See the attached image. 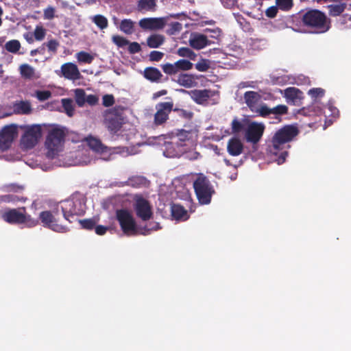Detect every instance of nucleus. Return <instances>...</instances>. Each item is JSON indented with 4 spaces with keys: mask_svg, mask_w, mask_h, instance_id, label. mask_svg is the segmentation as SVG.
I'll return each instance as SVG.
<instances>
[{
    "mask_svg": "<svg viewBox=\"0 0 351 351\" xmlns=\"http://www.w3.org/2000/svg\"><path fill=\"white\" fill-rule=\"evenodd\" d=\"M20 73L25 79H32L34 76V69L27 64H23L20 66Z\"/></svg>",
    "mask_w": 351,
    "mask_h": 351,
    "instance_id": "c756f323",
    "label": "nucleus"
},
{
    "mask_svg": "<svg viewBox=\"0 0 351 351\" xmlns=\"http://www.w3.org/2000/svg\"><path fill=\"white\" fill-rule=\"evenodd\" d=\"M128 51L131 54L138 53L141 51V45L136 42H129Z\"/></svg>",
    "mask_w": 351,
    "mask_h": 351,
    "instance_id": "13d9d810",
    "label": "nucleus"
},
{
    "mask_svg": "<svg viewBox=\"0 0 351 351\" xmlns=\"http://www.w3.org/2000/svg\"><path fill=\"white\" fill-rule=\"evenodd\" d=\"M20 201V198L13 194H7L0 195V204L1 203H15Z\"/></svg>",
    "mask_w": 351,
    "mask_h": 351,
    "instance_id": "c03bdc74",
    "label": "nucleus"
},
{
    "mask_svg": "<svg viewBox=\"0 0 351 351\" xmlns=\"http://www.w3.org/2000/svg\"><path fill=\"white\" fill-rule=\"evenodd\" d=\"M252 45L254 48H258L260 49H265L267 45V40L266 39L263 38H256L253 39L252 42Z\"/></svg>",
    "mask_w": 351,
    "mask_h": 351,
    "instance_id": "603ef678",
    "label": "nucleus"
},
{
    "mask_svg": "<svg viewBox=\"0 0 351 351\" xmlns=\"http://www.w3.org/2000/svg\"><path fill=\"white\" fill-rule=\"evenodd\" d=\"M276 5L283 11H289L293 6V0H276Z\"/></svg>",
    "mask_w": 351,
    "mask_h": 351,
    "instance_id": "58836bf2",
    "label": "nucleus"
},
{
    "mask_svg": "<svg viewBox=\"0 0 351 351\" xmlns=\"http://www.w3.org/2000/svg\"><path fill=\"white\" fill-rule=\"evenodd\" d=\"M112 39L113 43L119 47H123L129 44L128 40L119 35L113 36Z\"/></svg>",
    "mask_w": 351,
    "mask_h": 351,
    "instance_id": "de8ad7c7",
    "label": "nucleus"
},
{
    "mask_svg": "<svg viewBox=\"0 0 351 351\" xmlns=\"http://www.w3.org/2000/svg\"><path fill=\"white\" fill-rule=\"evenodd\" d=\"M192 99L197 104H203L207 101L210 97V90L207 89L204 90H193L190 92Z\"/></svg>",
    "mask_w": 351,
    "mask_h": 351,
    "instance_id": "aec40b11",
    "label": "nucleus"
},
{
    "mask_svg": "<svg viewBox=\"0 0 351 351\" xmlns=\"http://www.w3.org/2000/svg\"><path fill=\"white\" fill-rule=\"evenodd\" d=\"M144 178L141 176L134 177L129 179L130 184L132 186L137 187L143 182Z\"/></svg>",
    "mask_w": 351,
    "mask_h": 351,
    "instance_id": "052dcab7",
    "label": "nucleus"
},
{
    "mask_svg": "<svg viewBox=\"0 0 351 351\" xmlns=\"http://www.w3.org/2000/svg\"><path fill=\"white\" fill-rule=\"evenodd\" d=\"M192 132L191 131L181 130L177 133V136L180 141H185L191 138Z\"/></svg>",
    "mask_w": 351,
    "mask_h": 351,
    "instance_id": "5fc2aeb1",
    "label": "nucleus"
},
{
    "mask_svg": "<svg viewBox=\"0 0 351 351\" xmlns=\"http://www.w3.org/2000/svg\"><path fill=\"white\" fill-rule=\"evenodd\" d=\"M301 93L302 92L295 87H289L285 90V97L292 101L299 99Z\"/></svg>",
    "mask_w": 351,
    "mask_h": 351,
    "instance_id": "7c9ffc66",
    "label": "nucleus"
},
{
    "mask_svg": "<svg viewBox=\"0 0 351 351\" xmlns=\"http://www.w3.org/2000/svg\"><path fill=\"white\" fill-rule=\"evenodd\" d=\"M328 8L330 15L332 16H339L342 12H344L346 9V5H330L328 6Z\"/></svg>",
    "mask_w": 351,
    "mask_h": 351,
    "instance_id": "f704fd0d",
    "label": "nucleus"
},
{
    "mask_svg": "<svg viewBox=\"0 0 351 351\" xmlns=\"http://www.w3.org/2000/svg\"><path fill=\"white\" fill-rule=\"evenodd\" d=\"M62 75L70 80L80 79L81 74L76 64L72 62L64 63L61 66Z\"/></svg>",
    "mask_w": 351,
    "mask_h": 351,
    "instance_id": "dca6fc26",
    "label": "nucleus"
},
{
    "mask_svg": "<svg viewBox=\"0 0 351 351\" xmlns=\"http://www.w3.org/2000/svg\"><path fill=\"white\" fill-rule=\"evenodd\" d=\"M165 42V36L161 34H152L147 39V45L150 48H158Z\"/></svg>",
    "mask_w": 351,
    "mask_h": 351,
    "instance_id": "bb28decb",
    "label": "nucleus"
},
{
    "mask_svg": "<svg viewBox=\"0 0 351 351\" xmlns=\"http://www.w3.org/2000/svg\"><path fill=\"white\" fill-rule=\"evenodd\" d=\"M46 35V31L42 26H36L34 32L36 40H43Z\"/></svg>",
    "mask_w": 351,
    "mask_h": 351,
    "instance_id": "3c124183",
    "label": "nucleus"
},
{
    "mask_svg": "<svg viewBox=\"0 0 351 351\" xmlns=\"http://www.w3.org/2000/svg\"><path fill=\"white\" fill-rule=\"evenodd\" d=\"M312 112L317 114L322 112L320 107H315L314 106H308V108H303L299 110V113L305 116H311Z\"/></svg>",
    "mask_w": 351,
    "mask_h": 351,
    "instance_id": "4c0bfd02",
    "label": "nucleus"
},
{
    "mask_svg": "<svg viewBox=\"0 0 351 351\" xmlns=\"http://www.w3.org/2000/svg\"><path fill=\"white\" fill-rule=\"evenodd\" d=\"M231 128L233 134H238L244 130V125L237 117H234L231 123Z\"/></svg>",
    "mask_w": 351,
    "mask_h": 351,
    "instance_id": "a19ab883",
    "label": "nucleus"
},
{
    "mask_svg": "<svg viewBox=\"0 0 351 351\" xmlns=\"http://www.w3.org/2000/svg\"><path fill=\"white\" fill-rule=\"evenodd\" d=\"M308 95L314 99L322 97L324 95L325 90L322 88H313L308 90Z\"/></svg>",
    "mask_w": 351,
    "mask_h": 351,
    "instance_id": "8fccbe9b",
    "label": "nucleus"
},
{
    "mask_svg": "<svg viewBox=\"0 0 351 351\" xmlns=\"http://www.w3.org/2000/svg\"><path fill=\"white\" fill-rule=\"evenodd\" d=\"M91 21L100 29H106L108 26V21L107 18L101 14H96L93 16L91 18Z\"/></svg>",
    "mask_w": 351,
    "mask_h": 351,
    "instance_id": "cd10ccee",
    "label": "nucleus"
},
{
    "mask_svg": "<svg viewBox=\"0 0 351 351\" xmlns=\"http://www.w3.org/2000/svg\"><path fill=\"white\" fill-rule=\"evenodd\" d=\"M35 96L40 101H44L51 97V93L49 90H36Z\"/></svg>",
    "mask_w": 351,
    "mask_h": 351,
    "instance_id": "09e8293b",
    "label": "nucleus"
},
{
    "mask_svg": "<svg viewBox=\"0 0 351 351\" xmlns=\"http://www.w3.org/2000/svg\"><path fill=\"white\" fill-rule=\"evenodd\" d=\"M176 53L183 58H187L190 60H195L196 53L189 47H180L177 50Z\"/></svg>",
    "mask_w": 351,
    "mask_h": 351,
    "instance_id": "2f4dec72",
    "label": "nucleus"
},
{
    "mask_svg": "<svg viewBox=\"0 0 351 351\" xmlns=\"http://www.w3.org/2000/svg\"><path fill=\"white\" fill-rule=\"evenodd\" d=\"M134 209L136 217L143 221H149L153 217L152 208L149 202L143 197L136 198Z\"/></svg>",
    "mask_w": 351,
    "mask_h": 351,
    "instance_id": "9b49d317",
    "label": "nucleus"
},
{
    "mask_svg": "<svg viewBox=\"0 0 351 351\" xmlns=\"http://www.w3.org/2000/svg\"><path fill=\"white\" fill-rule=\"evenodd\" d=\"M176 82L180 86L187 88L193 87L197 84L195 77L193 75L188 73L180 74Z\"/></svg>",
    "mask_w": 351,
    "mask_h": 351,
    "instance_id": "4be33fe9",
    "label": "nucleus"
},
{
    "mask_svg": "<svg viewBox=\"0 0 351 351\" xmlns=\"http://www.w3.org/2000/svg\"><path fill=\"white\" fill-rule=\"evenodd\" d=\"M156 6V0H139L138 8L139 10L153 11Z\"/></svg>",
    "mask_w": 351,
    "mask_h": 351,
    "instance_id": "c85d7f7f",
    "label": "nucleus"
},
{
    "mask_svg": "<svg viewBox=\"0 0 351 351\" xmlns=\"http://www.w3.org/2000/svg\"><path fill=\"white\" fill-rule=\"evenodd\" d=\"M182 25L179 22H173L171 24V29L169 30L171 34H173L176 32L181 31Z\"/></svg>",
    "mask_w": 351,
    "mask_h": 351,
    "instance_id": "0e129e2a",
    "label": "nucleus"
},
{
    "mask_svg": "<svg viewBox=\"0 0 351 351\" xmlns=\"http://www.w3.org/2000/svg\"><path fill=\"white\" fill-rule=\"evenodd\" d=\"M163 56H164V53L162 52L158 51H152L150 52L149 56V60L152 61V62H158L160 60H162Z\"/></svg>",
    "mask_w": 351,
    "mask_h": 351,
    "instance_id": "4d7b16f0",
    "label": "nucleus"
},
{
    "mask_svg": "<svg viewBox=\"0 0 351 351\" xmlns=\"http://www.w3.org/2000/svg\"><path fill=\"white\" fill-rule=\"evenodd\" d=\"M45 43V47H47L49 51H51L53 53H56L58 47H59V43L56 40L51 39L49 40L47 43Z\"/></svg>",
    "mask_w": 351,
    "mask_h": 351,
    "instance_id": "6e6d98bb",
    "label": "nucleus"
},
{
    "mask_svg": "<svg viewBox=\"0 0 351 351\" xmlns=\"http://www.w3.org/2000/svg\"><path fill=\"white\" fill-rule=\"evenodd\" d=\"M106 124L108 130L111 133L115 134L121 130L123 122L120 118L114 116L108 119L106 121Z\"/></svg>",
    "mask_w": 351,
    "mask_h": 351,
    "instance_id": "393cba45",
    "label": "nucleus"
},
{
    "mask_svg": "<svg viewBox=\"0 0 351 351\" xmlns=\"http://www.w3.org/2000/svg\"><path fill=\"white\" fill-rule=\"evenodd\" d=\"M18 135V128L14 124L4 126L0 132V149L8 150Z\"/></svg>",
    "mask_w": 351,
    "mask_h": 351,
    "instance_id": "f8f14e48",
    "label": "nucleus"
},
{
    "mask_svg": "<svg viewBox=\"0 0 351 351\" xmlns=\"http://www.w3.org/2000/svg\"><path fill=\"white\" fill-rule=\"evenodd\" d=\"M95 232L98 235H104L108 230L107 227L101 225L95 226Z\"/></svg>",
    "mask_w": 351,
    "mask_h": 351,
    "instance_id": "338daca9",
    "label": "nucleus"
},
{
    "mask_svg": "<svg viewBox=\"0 0 351 351\" xmlns=\"http://www.w3.org/2000/svg\"><path fill=\"white\" fill-rule=\"evenodd\" d=\"M299 133L296 126L287 125L278 130L272 137L267 151L273 155H277L283 149L285 144L292 141Z\"/></svg>",
    "mask_w": 351,
    "mask_h": 351,
    "instance_id": "7ed1b4c3",
    "label": "nucleus"
},
{
    "mask_svg": "<svg viewBox=\"0 0 351 351\" xmlns=\"http://www.w3.org/2000/svg\"><path fill=\"white\" fill-rule=\"evenodd\" d=\"M303 24L313 29V33L322 34L330 27V21L326 15L318 10L306 11L302 17Z\"/></svg>",
    "mask_w": 351,
    "mask_h": 351,
    "instance_id": "20e7f679",
    "label": "nucleus"
},
{
    "mask_svg": "<svg viewBox=\"0 0 351 351\" xmlns=\"http://www.w3.org/2000/svg\"><path fill=\"white\" fill-rule=\"evenodd\" d=\"M55 16V9L53 7H48L44 10V17L45 19L51 20Z\"/></svg>",
    "mask_w": 351,
    "mask_h": 351,
    "instance_id": "bf43d9fd",
    "label": "nucleus"
},
{
    "mask_svg": "<svg viewBox=\"0 0 351 351\" xmlns=\"http://www.w3.org/2000/svg\"><path fill=\"white\" fill-rule=\"evenodd\" d=\"M190 46L197 50L202 49L211 44L207 36L199 33H192L189 38Z\"/></svg>",
    "mask_w": 351,
    "mask_h": 351,
    "instance_id": "2eb2a0df",
    "label": "nucleus"
},
{
    "mask_svg": "<svg viewBox=\"0 0 351 351\" xmlns=\"http://www.w3.org/2000/svg\"><path fill=\"white\" fill-rule=\"evenodd\" d=\"M86 141L90 149L96 153L104 154L109 150L108 147L104 145L100 139L94 136H88L86 138Z\"/></svg>",
    "mask_w": 351,
    "mask_h": 351,
    "instance_id": "6ab92c4d",
    "label": "nucleus"
},
{
    "mask_svg": "<svg viewBox=\"0 0 351 351\" xmlns=\"http://www.w3.org/2000/svg\"><path fill=\"white\" fill-rule=\"evenodd\" d=\"M143 77L151 82L158 83L161 81L162 74L158 69L149 66L144 69Z\"/></svg>",
    "mask_w": 351,
    "mask_h": 351,
    "instance_id": "412c9836",
    "label": "nucleus"
},
{
    "mask_svg": "<svg viewBox=\"0 0 351 351\" xmlns=\"http://www.w3.org/2000/svg\"><path fill=\"white\" fill-rule=\"evenodd\" d=\"M278 11V6H271L267 9L266 12H265L266 16L269 18H274L277 15Z\"/></svg>",
    "mask_w": 351,
    "mask_h": 351,
    "instance_id": "680f3d73",
    "label": "nucleus"
},
{
    "mask_svg": "<svg viewBox=\"0 0 351 351\" xmlns=\"http://www.w3.org/2000/svg\"><path fill=\"white\" fill-rule=\"evenodd\" d=\"M254 112L256 113L258 116L262 117H266L271 114V108H269L265 104H260L257 108V110L254 111Z\"/></svg>",
    "mask_w": 351,
    "mask_h": 351,
    "instance_id": "ea45409f",
    "label": "nucleus"
},
{
    "mask_svg": "<svg viewBox=\"0 0 351 351\" xmlns=\"http://www.w3.org/2000/svg\"><path fill=\"white\" fill-rule=\"evenodd\" d=\"M171 211L172 217L176 220L185 221L189 218L186 210L180 204H173Z\"/></svg>",
    "mask_w": 351,
    "mask_h": 351,
    "instance_id": "5701e85b",
    "label": "nucleus"
},
{
    "mask_svg": "<svg viewBox=\"0 0 351 351\" xmlns=\"http://www.w3.org/2000/svg\"><path fill=\"white\" fill-rule=\"evenodd\" d=\"M79 223L84 229L93 230L95 228L97 221L94 219H85L79 220Z\"/></svg>",
    "mask_w": 351,
    "mask_h": 351,
    "instance_id": "37998d69",
    "label": "nucleus"
},
{
    "mask_svg": "<svg viewBox=\"0 0 351 351\" xmlns=\"http://www.w3.org/2000/svg\"><path fill=\"white\" fill-rule=\"evenodd\" d=\"M24 130V134L21 136V142L25 149H32L38 143L42 136V128L40 125L21 126Z\"/></svg>",
    "mask_w": 351,
    "mask_h": 351,
    "instance_id": "0eeeda50",
    "label": "nucleus"
},
{
    "mask_svg": "<svg viewBox=\"0 0 351 351\" xmlns=\"http://www.w3.org/2000/svg\"><path fill=\"white\" fill-rule=\"evenodd\" d=\"M261 99V95L256 92L247 91L244 93L245 102L253 112L257 110V108L260 105Z\"/></svg>",
    "mask_w": 351,
    "mask_h": 351,
    "instance_id": "a211bd4d",
    "label": "nucleus"
},
{
    "mask_svg": "<svg viewBox=\"0 0 351 351\" xmlns=\"http://www.w3.org/2000/svg\"><path fill=\"white\" fill-rule=\"evenodd\" d=\"M210 68V61L206 59L202 58L197 64L195 69L200 72H205Z\"/></svg>",
    "mask_w": 351,
    "mask_h": 351,
    "instance_id": "49530a36",
    "label": "nucleus"
},
{
    "mask_svg": "<svg viewBox=\"0 0 351 351\" xmlns=\"http://www.w3.org/2000/svg\"><path fill=\"white\" fill-rule=\"evenodd\" d=\"M67 132L64 127L59 125H51L46 136L45 145L47 149V155L53 157L57 155L64 143Z\"/></svg>",
    "mask_w": 351,
    "mask_h": 351,
    "instance_id": "f03ea898",
    "label": "nucleus"
},
{
    "mask_svg": "<svg viewBox=\"0 0 351 351\" xmlns=\"http://www.w3.org/2000/svg\"><path fill=\"white\" fill-rule=\"evenodd\" d=\"M173 110L176 112L178 115L186 120H191L193 117V113L191 111H189L184 109L173 108Z\"/></svg>",
    "mask_w": 351,
    "mask_h": 351,
    "instance_id": "a18cd8bd",
    "label": "nucleus"
},
{
    "mask_svg": "<svg viewBox=\"0 0 351 351\" xmlns=\"http://www.w3.org/2000/svg\"><path fill=\"white\" fill-rule=\"evenodd\" d=\"M265 130V126L262 123L256 121L248 124L245 130L244 138L247 143L252 145V148L257 149V145L261 140Z\"/></svg>",
    "mask_w": 351,
    "mask_h": 351,
    "instance_id": "1a4fd4ad",
    "label": "nucleus"
},
{
    "mask_svg": "<svg viewBox=\"0 0 351 351\" xmlns=\"http://www.w3.org/2000/svg\"><path fill=\"white\" fill-rule=\"evenodd\" d=\"M116 218L123 232L128 235L137 234V226L132 213L127 209H119L116 211Z\"/></svg>",
    "mask_w": 351,
    "mask_h": 351,
    "instance_id": "6e6552de",
    "label": "nucleus"
},
{
    "mask_svg": "<svg viewBox=\"0 0 351 351\" xmlns=\"http://www.w3.org/2000/svg\"><path fill=\"white\" fill-rule=\"evenodd\" d=\"M193 64L189 60L180 59L173 64L166 63L161 65L163 72L169 75L177 74L180 71H186L193 69Z\"/></svg>",
    "mask_w": 351,
    "mask_h": 351,
    "instance_id": "ddd939ff",
    "label": "nucleus"
},
{
    "mask_svg": "<svg viewBox=\"0 0 351 351\" xmlns=\"http://www.w3.org/2000/svg\"><path fill=\"white\" fill-rule=\"evenodd\" d=\"M45 52V43H43L40 47L37 49H33L30 51V55L32 56H35L37 54L43 55Z\"/></svg>",
    "mask_w": 351,
    "mask_h": 351,
    "instance_id": "69168bd1",
    "label": "nucleus"
},
{
    "mask_svg": "<svg viewBox=\"0 0 351 351\" xmlns=\"http://www.w3.org/2000/svg\"><path fill=\"white\" fill-rule=\"evenodd\" d=\"M25 208H11L2 214L3 221L10 224L26 223L29 227H34L38 224V221L32 219L30 215L25 214Z\"/></svg>",
    "mask_w": 351,
    "mask_h": 351,
    "instance_id": "423d86ee",
    "label": "nucleus"
},
{
    "mask_svg": "<svg viewBox=\"0 0 351 351\" xmlns=\"http://www.w3.org/2000/svg\"><path fill=\"white\" fill-rule=\"evenodd\" d=\"M287 156V152L283 151L280 152L279 158L278 159V163L281 164L283 163L285 161V158Z\"/></svg>",
    "mask_w": 351,
    "mask_h": 351,
    "instance_id": "774afa93",
    "label": "nucleus"
},
{
    "mask_svg": "<svg viewBox=\"0 0 351 351\" xmlns=\"http://www.w3.org/2000/svg\"><path fill=\"white\" fill-rule=\"evenodd\" d=\"M244 145L241 141L237 137L230 138L227 143V152L232 156H238L243 152Z\"/></svg>",
    "mask_w": 351,
    "mask_h": 351,
    "instance_id": "f3484780",
    "label": "nucleus"
},
{
    "mask_svg": "<svg viewBox=\"0 0 351 351\" xmlns=\"http://www.w3.org/2000/svg\"><path fill=\"white\" fill-rule=\"evenodd\" d=\"M173 102L165 101L156 104V112L154 116V125L155 126L163 125L169 119V114L173 111Z\"/></svg>",
    "mask_w": 351,
    "mask_h": 351,
    "instance_id": "9d476101",
    "label": "nucleus"
},
{
    "mask_svg": "<svg viewBox=\"0 0 351 351\" xmlns=\"http://www.w3.org/2000/svg\"><path fill=\"white\" fill-rule=\"evenodd\" d=\"M5 48L8 51L16 53L21 48V43L17 40H12L6 43Z\"/></svg>",
    "mask_w": 351,
    "mask_h": 351,
    "instance_id": "72a5a7b5",
    "label": "nucleus"
},
{
    "mask_svg": "<svg viewBox=\"0 0 351 351\" xmlns=\"http://www.w3.org/2000/svg\"><path fill=\"white\" fill-rule=\"evenodd\" d=\"M135 22L130 19H123L119 26V29L125 34L130 35L134 32Z\"/></svg>",
    "mask_w": 351,
    "mask_h": 351,
    "instance_id": "a878e982",
    "label": "nucleus"
},
{
    "mask_svg": "<svg viewBox=\"0 0 351 351\" xmlns=\"http://www.w3.org/2000/svg\"><path fill=\"white\" fill-rule=\"evenodd\" d=\"M14 111L19 114H29L32 112V108L29 101H21L14 104Z\"/></svg>",
    "mask_w": 351,
    "mask_h": 351,
    "instance_id": "b1692460",
    "label": "nucleus"
},
{
    "mask_svg": "<svg viewBox=\"0 0 351 351\" xmlns=\"http://www.w3.org/2000/svg\"><path fill=\"white\" fill-rule=\"evenodd\" d=\"M77 59L80 62L90 64L93 62L94 58L88 52L82 51L77 53Z\"/></svg>",
    "mask_w": 351,
    "mask_h": 351,
    "instance_id": "e433bc0d",
    "label": "nucleus"
},
{
    "mask_svg": "<svg viewBox=\"0 0 351 351\" xmlns=\"http://www.w3.org/2000/svg\"><path fill=\"white\" fill-rule=\"evenodd\" d=\"M99 98L95 95H88L86 97V102L90 106H95L98 103Z\"/></svg>",
    "mask_w": 351,
    "mask_h": 351,
    "instance_id": "e2e57ef3",
    "label": "nucleus"
},
{
    "mask_svg": "<svg viewBox=\"0 0 351 351\" xmlns=\"http://www.w3.org/2000/svg\"><path fill=\"white\" fill-rule=\"evenodd\" d=\"M193 188L200 204H208L215 191L210 180L204 174L200 173L193 182Z\"/></svg>",
    "mask_w": 351,
    "mask_h": 351,
    "instance_id": "39448f33",
    "label": "nucleus"
},
{
    "mask_svg": "<svg viewBox=\"0 0 351 351\" xmlns=\"http://www.w3.org/2000/svg\"><path fill=\"white\" fill-rule=\"evenodd\" d=\"M85 211L86 204L83 197L80 194H73L53 210L42 211L39 219L44 227L57 232H66L69 228L60 222V213L65 220L72 223L75 216H82Z\"/></svg>",
    "mask_w": 351,
    "mask_h": 351,
    "instance_id": "f257e3e1",
    "label": "nucleus"
},
{
    "mask_svg": "<svg viewBox=\"0 0 351 351\" xmlns=\"http://www.w3.org/2000/svg\"><path fill=\"white\" fill-rule=\"evenodd\" d=\"M115 101L112 95H105L102 97V105L105 107H110L114 105Z\"/></svg>",
    "mask_w": 351,
    "mask_h": 351,
    "instance_id": "864d4df0",
    "label": "nucleus"
},
{
    "mask_svg": "<svg viewBox=\"0 0 351 351\" xmlns=\"http://www.w3.org/2000/svg\"><path fill=\"white\" fill-rule=\"evenodd\" d=\"M86 93L84 89L77 88L75 90V99L78 106L82 107L86 103Z\"/></svg>",
    "mask_w": 351,
    "mask_h": 351,
    "instance_id": "473e14b6",
    "label": "nucleus"
},
{
    "mask_svg": "<svg viewBox=\"0 0 351 351\" xmlns=\"http://www.w3.org/2000/svg\"><path fill=\"white\" fill-rule=\"evenodd\" d=\"M138 24L143 29L158 30L165 27V21L162 18H144L139 21Z\"/></svg>",
    "mask_w": 351,
    "mask_h": 351,
    "instance_id": "4468645a",
    "label": "nucleus"
},
{
    "mask_svg": "<svg viewBox=\"0 0 351 351\" xmlns=\"http://www.w3.org/2000/svg\"><path fill=\"white\" fill-rule=\"evenodd\" d=\"M271 114H275L276 117L278 116L285 115L288 113V107L286 105H278L276 107L271 108Z\"/></svg>",
    "mask_w": 351,
    "mask_h": 351,
    "instance_id": "79ce46f5",
    "label": "nucleus"
},
{
    "mask_svg": "<svg viewBox=\"0 0 351 351\" xmlns=\"http://www.w3.org/2000/svg\"><path fill=\"white\" fill-rule=\"evenodd\" d=\"M62 104L66 114L69 117H72L74 111L73 101L71 99H62Z\"/></svg>",
    "mask_w": 351,
    "mask_h": 351,
    "instance_id": "c9c22d12",
    "label": "nucleus"
}]
</instances>
